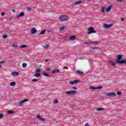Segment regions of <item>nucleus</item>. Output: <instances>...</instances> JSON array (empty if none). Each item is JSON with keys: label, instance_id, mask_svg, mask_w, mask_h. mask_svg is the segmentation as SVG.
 I'll return each mask as SVG.
<instances>
[{"label": "nucleus", "instance_id": "obj_56", "mask_svg": "<svg viewBox=\"0 0 126 126\" xmlns=\"http://www.w3.org/2000/svg\"><path fill=\"white\" fill-rule=\"evenodd\" d=\"M1 67V65L0 64V68Z\"/></svg>", "mask_w": 126, "mask_h": 126}, {"label": "nucleus", "instance_id": "obj_34", "mask_svg": "<svg viewBox=\"0 0 126 126\" xmlns=\"http://www.w3.org/2000/svg\"><path fill=\"white\" fill-rule=\"evenodd\" d=\"M101 12H105V7H103L101 9Z\"/></svg>", "mask_w": 126, "mask_h": 126}, {"label": "nucleus", "instance_id": "obj_4", "mask_svg": "<svg viewBox=\"0 0 126 126\" xmlns=\"http://www.w3.org/2000/svg\"><path fill=\"white\" fill-rule=\"evenodd\" d=\"M86 45H93L94 44V45H97L98 42H94V41H89L85 42Z\"/></svg>", "mask_w": 126, "mask_h": 126}, {"label": "nucleus", "instance_id": "obj_52", "mask_svg": "<svg viewBox=\"0 0 126 126\" xmlns=\"http://www.w3.org/2000/svg\"><path fill=\"white\" fill-rule=\"evenodd\" d=\"M92 33H96V31H95L93 30V32H92Z\"/></svg>", "mask_w": 126, "mask_h": 126}, {"label": "nucleus", "instance_id": "obj_32", "mask_svg": "<svg viewBox=\"0 0 126 126\" xmlns=\"http://www.w3.org/2000/svg\"><path fill=\"white\" fill-rule=\"evenodd\" d=\"M47 48H49V45L46 44L45 46L43 47V49H47Z\"/></svg>", "mask_w": 126, "mask_h": 126}, {"label": "nucleus", "instance_id": "obj_3", "mask_svg": "<svg viewBox=\"0 0 126 126\" xmlns=\"http://www.w3.org/2000/svg\"><path fill=\"white\" fill-rule=\"evenodd\" d=\"M63 94H73V95H75V94H77V92L75 91H68V92H65L63 93Z\"/></svg>", "mask_w": 126, "mask_h": 126}, {"label": "nucleus", "instance_id": "obj_30", "mask_svg": "<svg viewBox=\"0 0 126 126\" xmlns=\"http://www.w3.org/2000/svg\"><path fill=\"white\" fill-rule=\"evenodd\" d=\"M27 10L29 12H30L32 10V9L31 8H30V7H27Z\"/></svg>", "mask_w": 126, "mask_h": 126}, {"label": "nucleus", "instance_id": "obj_22", "mask_svg": "<svg viewBox=\"0 0 126 126\" xmlns=\"http://www.w3.org/2000/svg\"><path fill=\"white\" fill-rule=\"evenodd\" d=\"M16 84V83H15V82H12L10 83V86H15Z\"/></svg>", "mask_w": 126, "mask_h": 126}, {"label": "nucleus", "instance_id": "obj_23", "mask_svg": "<svg viewBox=\"0 0 126 126\" xmlns=\"http://www.w3.org/2000/svg\"><path fill=\"white\" fill-rule=\"evenodd\" d=\"M45 33H46V30H44L43 31H42L40 32V34L42 35L43 34H45Z\"/></svg>", "mask_w": 126, "mask_h": 126}, {"label": "nucleus", "instance_id": "obj_35", "mask_svg": "<svg viewBox=\"0 0 126 126\" xmlns=\"http://www.w3.org/2000/svg\"><path fill=\"white\" fill-rule=\"evenodd\" d=\"M65 28V27L64 26H62L61 27L60 29H61V30H64Z\"/></svg>", "mask_w": 126, "mask_h": 126}, {"label": "nucleus", "instance_id": "obj_40", "mask_svg": "<svg viewBox=\"0 0 126 126\" xmlns=\"http://www.w3.org/2000/svg\"><path fill=\"white\" fill-rule=\"evenodd\" d=\"M3 118V115L2 114H0V119H2Z\"/></svg>", "mask_w": 126, "mask_h": 126}, {"label": "nucleus", "instance_id": "obj_31", "mask_svg": "<svg viewBox=\"0 0 126 126\" xmlns=\"http://www.w3.org/2000/svg\"><path fill=\"white\" fill-rule=\"evenodd\" d=\"M20 48H27V45H23L20 46Z\"/></svg>", "mask_w": 126, "mask_h": 126}, {"label": "nucleus", "instance_id": "obj_21", "mask_svg": "<svg viewBox=\"0 0 126 126\" xmlns=\"http://www.w3.org/2000/svg\"><path fill=\"white\" fill-rule=\"evenodd\" d=\"M81 81L79 80H74V84H76V83H79Z\"/></svg>", "mask_w": 126, "mask_h": 126}, {"label": "nucleus", "instance_id": "obj_2", "mask_svg": "<svg viewBox=\"0 0 126 126\" xmlns=\"http://www.w3.org/2000/svg\"><path fill=\"white\" fill-rule=\"evenodd\" d=\"M59 19L61 21H66L68 20V16L67 15H61Z\"/></svg>", "mask_w": 126, "mask_h": 126}, {"label": "nucleus", "instance_id": "obj_48", "mask_svg": "<svg viewBox=\"0 0 126 126\" xmlns=\"http://www.w3.org/2000/svg\"><path fill=\"white\" fill-rule=\"evenodd\" d=\"M12 11L13 12H15V9H12Z\"/></svg>", "mask_w": 126, "mask_h": 126}, {"label": "nucleus", "instance_id": "obj_17", "mask_svg": "<svg viewBox=\"0 0 126 126\" xmlns=\"http://www.w3.org/2000/svg\"><path fill=\"white\" fill-rule=\"evenodd\" d=\"M34 77H40L41 76V74L40 73H36L34 75Z\"/></svg>", "mask_w": 126, "mask_h": 126}, {"label": "nucleus", "instance_id": "obj_36", "mask_svg": "<svg viewBox=\"0 0 126 126\" xmlns=\"http://www.w3.org/2000/svg\"><path fill=\"white\" fill-rule=\"evenodd\" d=\"M103 88V87L102 86H100L99 87H96V89H102Z\"/></svg>", "mask_w": 126, "mask_h": 126}, {"label": "nucleus", "instance_id": "obj_50", "mask_svg": "<svg viewBox=\"0 0 126 126\" xmlns=\"http://www.w3.org/2000/svg\"><path fill=\"white\" fill-rule=\"evenodd\" d=\"M37 118L38 119H39H39H40L41 117H40L39 115H37Z\"/></svg>", "mask_w": 126, "mask_h": 126}, {"label": "nucleus", "instance_id": "obj_39", "mask_svg": "<svg viewBox=\"0 0 126 126\" xmlns=\"http://www.w3.org/2000/svg\"><path fill=\"white\" fill-rule=\"evenodd\" d=\"M40 71H41V70H40V69H38L36 70V72H37V73H40Z\"/></svg>", "mask_w": 126, "mask_h": 126}, {"label": "nucleus", "instance_id": "obj_28", "mask_svg": "<svg viewBox=\"0 0 126 126\" xmlns=\"http://www.w3.org/2000/svg\"><path fill=\"white\" fill-rule=\"evenodd\" d=\"M58 103H59V100H58V99L55 100L53 101L54 104H58Z\"/></svg>", "mask_w": 126, "mask_h": 126}, {"label": "nucleus", "instance_id": "obj_12", "mask_svg": "<svg viewBox=\"0 0 126 126\" xmlns=\"http://www.w3.org/2000/svg\"><path fill=\"white\" fill-rule=\"evenodd\" d=\"M104 95H117V94L115 93H103Z\"/></svg>", "mask_w": 126, "mask_h": 126}, {"label": "nucleus", "instance_id": "obj_1", "mask_svg": "<svg viewBox=\"0 0 126 126\" xmlns=\"http://www.w3.org/2000/svg\"><path fill=\"white\" fill-rule=\"evenodd\" d=\"M123 55H118L117 57V59L116 60V63H121V64H126V59L122 60Z\"/></svg>", "mask_w": 126, "mask_h": 126}, {"label": "nucleus", "instance_id": "obj_18", "mask_svg": "<svg viewBox=\"0 0 126 126\" xmlns=\"http://www.w3.org/2000/svg\"><path fill=\"white\" fill-rule=\"evenodd\" d=\"M96 111L97 112H99V111H104V108H101V107H98L96 108Z\"/></svg>", "mask_w": 126, "mask_h": 126}, {"label": "nucleus", "instance_id": "obj_33", "mask_svg": "<svg viewBox=\"0 0 126 126\" xmlns=\"http://www.w3.org/2000/svg\"><path fill=\"white\" fill-rule=\"evenodd\" d=\"M110 64L114 66L116 64V63H114V62H110Z\"/></svg>", "mask_w": 126, "mask_h": 126}, {"label": "nucleus", "instance_id": "obj_8", "mask_svg": "<svg viewBox=\"0 0 126 126\" xmlns=\"http://www.w3.org/2000/svg\"><path fill=\"white\" fill-rule=\"evenodd\" d=\"M69 40L70 41H74V40H76V36L74 35L71 36L69 37Z\"/></svg>", "mask_w": 126, "mask_h": 126}, {"label": "nucleus", "instance_id": "obj_26", "mask_svg": "<svg viewBox=\"0 0 126 126\" xmlns=\"http://www.w3.org/2000/svg\"><path fill=\"white\" fill-rule=\"evenodd\" d=\"M69 84H71L72 85H73L74 84V81H70L69 82Z\"/></svg>", "mask_w": 126, "mask_h": 126}, {"label": "nucleus", "instance_id": "obj_11", "mask_svg": "<svg viewBox=\"0 0 126 126\" xmlns=\"http://www.w3.org/2000/svg\"><path fill=\"white\" fill-rule=\"evenodd\" d=\"M19 75V73L18 72H12L11 75L13 76H17V75Z\"/></svg>", "mask_w": 126, "mask_h": 126}, {"label": "nucleus", "instance_id": "obj_38", "mask_svg": "<svg viewBox=\"0 0 126 126\" xmlns=\"http://www.w3.org/2000/svg\"><path fill=\"white\" fill-rule=\"evenodd\" d=\"M89 63H90V66L92 65V61L91 60H89Z\"/></svg>", "mask_w": 126, "mask_h": 126}, {"label": "nucleus", "instance_id": "obj_43", "mask_svg": "<svg viewBox=\"0 0 126 126\" xmlns=\"http://www.w3.org/2000/svg\"><path fill=\"white\" fill-rule=\"evenodd\" d=\"M116 1H117V2H122V1H123V0H116Z\"/></svg>", "mask_w": 126, "mask_h": 126}, {"label": "nucleus", "instance_id": "obj_54", "mask_svg": "<svg viewBox=\"0 0 126 126\" xmlns=\"http://www.w3.org/2000/svg\"><path fill=\"white\" fill-rule=\"evenodd\" d=\"M125 20V19H122L121 21H124Z\"/></svg>", "mask_w": 126, "mask_h": 126}, {"label": "nucleus", "instance_id": "obj_45", "mask_svg": "<svg viewBox=\"0 0 126 126\" xmlns=\"http://www.w3.org/2000/svg\"><path fill=\"white\" fill-rule=\"evenodd\" d=\"M108 96L109 97H115V96H116V95H108Z\"/></svg>", "mask_w": 126, "mask_h": 126}, {"label": "nucleus", "instance_id": "obj_13", "mask_svg": "<svg viewBox=\"0 0 126 126\" xmlns=\"http://www.w3.org/2000/svg\"><path fill=\"white\" fill-rule=\"evenodd\" d=\"M59 72H60V70L58 69H54L52 73H59Z\"/></svg>", "mask_w": 126, "mask_h": 126}, {"label": "nucleus", "instance_id": "obj_16", "mask_svg": "<svg viewBox=\"0 0 126 126\" xmlns=\"http://www.w3.org/2000/svg\"><path fill=\"white\" fill-rule=\"evenodd\" d=\"M42 74L44 75V76H46V77H50V74L44 72L42 73Z\"/></svg>", "mask_w": 126, "mask_h": 126}, {"label": "nucleus", "instance_id": "obj_10", "mask_svg": "<svg viewBox=\"0 0 126 126\" xmlns=\"http://www.w3.org/2000/svg\"><path fill=\"white\" fill-rule=\"evenodd\" d=\"M28 101H29V99H24L23 100L21 101L19 105H23V103H25V102H28Z\"/></svg>", "mask_w": 126, "mask_h": 126}, {"label": "nucleus", "instance_id": "obj_46", "mask_svg": "<svg viewBox=\"0 0 126 126\" xmlns=\"http://www.w3.org/2000/svg\"><path fill=\"white\" fill-rule=\"evenodd\" d=\"M52 69H51V68H48L47 69V71H50V70H51Z\"/></svg>", "mask_w": 126, "mask_h": 126}, {"label": "nucleus", "instance_id": "obj_29", "mask_svg": "<svg viewBox=\"0 0 126 126\" xmlns=\"http://www.w3.org/2000/svg\"><path fill=\"white\" fill-rule=\"evenodd\" d=\"M12 47L14 48V49H17L18 45H17V44L16 45H14L12 46Z\"/></svg>", "mask_w": 126, "mask_h": 126}, {"label": "nucleus", "instance_id": "obj_55", "mask_svg": "<svg viewBox=\"0 0 126 126\" xmlns=\"http://www.w3.org/2000/svg\"><path fill=\"white\" fill-rule=\"evenodd\" d=\"M64 68H66V69H67V67H64Z\"/></svg>", "mask_w": 126, "mask_h": 126}, {"label": "nucleus", "instance_id": "obj_27", "mask_svg": "<svg viewBox=\"0 0 126 126\" xmlns=\"http://www.w3.org/2000/svg\"><path fill=\"white\" fill-rule=\"evenodd\" d=\"M90 89H92L93 90H96L97 89V87H91L90 88Z\"/></svg>", "mask_w": 126, "mask_h": 126}, {"label": "nucleus", "instance_id": "obj_42", "mask_svg": "<svg viewBox=\"0 0 126 126\" xmlns=\"http://www.w3.org/2000/svg\"><path fill=\"white\" fill-rule=\"evenodd\" d=\"M72 89H74V90H77V88L76 87H73Z\"/></svg>", "mask_w": 126, "mask_h": 126}, {"label": "nucleus", "instance_id": "obj_15", "mask_svg": "<svg viewBox=\"0 0 126 126\" xmlns=\"http://www.w3.org/2000/svg\"><path fill=\"white\" fill-rule=\"evenodd\" d=\"M25 14H24V12H22L21 13H20L18 15V17H22V16H24Z\"/></svg>", "mask_w": 126, "mask_h": 126}, {"label": "nucleus", "instance_id": "obj_20", "mask_svg": "<svg viewBox=\"0 0 126 126\" xmlns=\"http://www.w3.org/2000/svg\"><path fill=\"white\" fill-rule=\"evenodd\" d=\"M77 73H78V74H80L81 75H83V72L80 71V70H77Z\"/></svg>", "mask_w": 126, "mask_h": 126}, {"label": "nucleus", "instance_id": "obj_51", "mask_svg": "<svg viewBox=\"0 0 126 126\" xmlns=\"http://www.w3.org/2000/svg\"><path fill=\"white\" fill-rule=\"evenodd\" d=\"M0 63H4V61L0 62Z\"/></svg>", "mask_w": 126, "mask_h": 126}, {"label": "nucleus", "instance_id": "obj_49", "mask_svg": "<svg viewBox=\"0 0 126 126\" xmlns=\"http://www.w3.org/2000/svg\"><path fill=\"white\" fill-rule=\"evenodd\" d=\"M45 62H46V63H48V62H49V60L45 59Z\"/></svg>", "mask_w": 126, "mask_h": 126}, {"label": "nucleus", "instance_id": "obj_14", "mask_svg": "<svg viewBox=\"0 0 126 126\" xmlns=\"http://www.w3.org/2000/svg\"><path fill=\"white\" fill-rule=\"evenodd\" d=\"M111 9H112V6H109L107 8H106L105 10L106 12H109V11H110V10H111Z\"/></svg>", "mask_w": 126, "mask_h": 126}, {"label": "nucleus", "instance_id": "obj_44", "mask_svg": "<svg viewBox=\"0 0 126 126\" xmlns=\"http://www.w3.org/2000/svg\"><path fill=\"white\" fill-rule=\"evenodd\" d=\"M1 15L2 16H3V15H5V13H4V12H2V13H1Z\"/></svg>", "mask_w": 126, "mask_h": 126}, {"label": "nucleus", "instance_id": "obj_24", "mask_svg": "<svg viewBox=\"0 0 126 126\" xmlns=\"http://www.w3.org/2000/svg\"><path fill=\"white\" fill-rule=\"evenodd\" d=\"M26 66H27V64H26V63H23L22 64V67L25 68Z\"/></svg>", "mask_w": 126, "mask_h": 126}, {"label": "nucleus", "instance_id": "obj_7", "mask_svg": "<svg viewBox=\"0 0 126 126\" xmlns=\"http://www.w3.org/2000/svg\"><path fill=\"white\" fill-rule=\"evenodd\" d=\"M31 34H35V33H37V30H36V29L32 28L31 30Z\"/></svg>", "mask_w": 126, "mask_h": 126}, {"label": "nucleus", "instance_id": "obj_5", "mask_svg": "<svg viewBox=\"0 0 126 126\" xmlns=\"http://www.w3.org/2000/svg\"><path fill=\"white\" fill-rule=\"evenodd\" d=\"M112 26H113L112 24L109 25H108L107 24H104L103 25V27H104V28H106V29H108V28H110V27H112Z\"/></svg>", "mask_w": 126, "mask_h": 126}, {"label": "nucleus", "instance_id": "obj_47", "mask_svg": "<svg viewBox=\"0 0 126 126\" xmlns=\"http://www.w3.org/2000/svg\"><path fill=\"white\" fill-rule=\"evenodd\" d=\"M39 120H40V121H44V119L41 117L39 118Z\"/></svg>", "mask_w": 126, "mask_h": 126}, {"label": "nucleus", "instance_id": "obj_41", "mask_svg": "<svg viewBox=\"0 0 126 126\" xmlns=\"http://www.w3.org/2000/svg\"><path fill=\"white\" fill-rule=\"evenodd\" d=\"M117 95H122V92H117Z\"/></svg>", "mask_w": 126, "mask_h": 126}, {"label": "nucleus", "instance_id": "obj_9", "mask_svg": "<svg viewBox=\"0 0 126 126\" xmlns=\"http://www.w3.org/2000/svg\"><path fill=\"white\" fill-rule=\"evenodd\" d=\"M82 2H83V1L81 0H78L74 2L73 3L75 5H77L78 4H80V3H81Z\"/></svg>", "mask_w": 126, "mask_h": 126}, {"label": "nucleus", "instance_id": "obj_37", "mask_svg": "<svg viewBox=\"0 0 126 126\" xmlns=\"http://www.w3.org/2000/svg\"><path fill=\"white\" fill-rule=\"evenodd\" d=\"M7 37V35H6V34H5V35L2 36V38H3L4 39L6 38Z\"/></svg>", "mask_w": 126, "mask_h": 126}, {"label": "nucleus", "instance_id": "obj_25", "mask_svg": "<svg viewBox=\"0 0 126 126\" xmlns=\"http://www.w3.org/2000/svg\"><path fill=\"white\" fill-rule=\"evenodd\" d=\"M32 81V82H37V81H39V80L37 79H33Z\"/></svg>", "mask_w": 126, "mask_h": 126}, {"label": "nucleus", "instance_id": "obj_19", "mask_svg": "<svg viewBox=\"0 0 126 126\" xmlns=\"http://www.w3.org/2000/svg\"><path fill=\"white\" fill-rule=\"evenodd\" d=\"M7 114L8 115H11L12 114H14V112L12 111H11V110H8L7 111Z\"/></svg>", "mask_w": 126, "mask_h": 126}, {"label": "nucleus", "instance_id": "obj_6", "mask_svg": "<svg viewBox=\"0 0 126 126\" xmlns=\"http://www.w3.org/2000/svg\"><path fill=\"white\" fill-rule=\"evenodd\" d=\"M93 30H94V28L93 27H90V28L88 29V34H91L93 32Z\"/></svg>", "mask_w": 126, "mask_h": 126}, {"label": "nucleus", "instance_id": "obj_53", "mask_svg": "<svg viewBox=\"0 0 126 126\" xmlns=\"http://www.w3.org/2000/svg\"><path fill=\"white\" fill-rule=\"evenodd\" d=\"M38 66H39V67H41L42 65L41 64H39V65H38Z\"/></svg>", "mask_w": 126, "mask_h": 126}]
</instances>
